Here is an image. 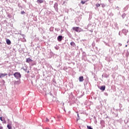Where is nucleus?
Instances as JSON below:
<instances>
[{"label": "nucleus", "instance_id": "f257e3e1", "mask_svg": "<svg viewBox=\"0 0 129 129\" xmlns=\"http://www.w3.org/2000/svg\"><path fill=\"white\" fill-rule=\"evenodd\" d=\"M14 76L16 79H20L21 77H22V76L21 75V74L19 72H16L14 74Z\"/></svg>", "mask_w": 129, "mask_h": 129}, {"label": "nucleus", "instance_id": "f03ea898", "mask_svg": "<svg viewBox=\"0 0 129 129\" xmlns=\"http://www.w3.org/2000/svg\"><path fill=\"white\" fill-rule=\"evenodd\" d=\"M73 30H74V31H75L76 32H78L79 33L81 32V31H82V29H81V28H80L79 27H73Z\"/></svg>", "mask_w": 129, "mask_h": 129}, {"label": "nucleus", "instance_id": "7ed1b4c3", "mask_svg": "<svg viewBox=\"0 0 129 129\" xmlns=\"http://www.w3.org/2000/svg\"><path fill=\"white\" fill-rule=\"evenodd\" d=\"M21 83V80L19 79V81H14V84H15L16 85H19Z\"/></svg>", "mask_w": 129, "mask_h": 129}, {"label": "nucleus", "instance_id": "20e7f679", "mask_svg": "<svg viewBox=\"0 0 129 129\" xmlns=\"http://www.w3.org/2000/svg\"><path fill=\"white\" fill-rule=\"evenodd\" d=\"M63 38V36H62L61 35H59L57 37V41H58V42H61L62 41V39Z\"/></svg>", "mask_w": 129, "mask_h": 129}, {"label": "nucleus", "instance_id": "39448f33", "mask_svg": "<svg viewBox=\"0 0 129 129\" xmlns=\"http://www.w3.org/2000/svg\"><path fill=\"white\" fill-rule=\"evenodd\" d=\"M54 8L56 12L58 11V4L57 3L54 4Z\"/></svg>", "mask_w": 129, "mask_h": 129}, {"label": "nucleus", "instance_id": "423d86ee", "mask_svg": "<svg viewBox=\"0 0 129 129\" xmlns=\"http://www.w3.org/2000/svg\"><path fill=\"white\" fill-rule=\"evenodd\" d=\"M8 75V74L5 73V74H0V78H3L5 77V76H7Z\"/></svg>", "mask_w": 129, "mask_h": 129}, {"label": "nucleus", "instance_id": "0eeeda50", "mask_svg": "<svg viewBox=\"0 0 129 129\" xmlns=\"http://www.w3.org/2000/svg\"><path fill=\"white\" fill-rule=\"evenodd\" d=\"M84 79H83V76H81L79 77V81L80 82H83V81Z\"/></svg>", "mask_w": 129, "mask_h": 129}, {"label": "nucleus", "instance_id": "6e6552de", "mask_svg": "<svg viewBox=\"0 0 129 129\" xmlns=\"http://www.w3.org/2000/svg\"><path fill=\"white\" fill-rule=\"evenodd\" d=\"M70 45L72 46V47H76V44H75V43H74V42H71L70 43Z\"/></svg>", "mask_w": 129, "mask_h": 129}, {"label": "nucleus", "instance_id": "1a4fd4ad", "mask_svg": "<svg viewBox=\"0 0 129 129\" xmlns=\"http://www.w3.org/2000/svg\"><path fill=\"white\" fill-rule=\"evenodd\" d=\"M100 89L101 90H102L103 91H104L105 90V86H102L100 87Z\"/></svg>", "mask_w": 129, "mask_h": 129}, {"label": "nucleus", "instance_id": "9d476101", "mask_svg": "<svg viewBox=\"0 0 129 129\" xmlns=\"http://www.w3.org/2000/svg\"><path fill=\"white\" fill-rule=\"evenodd\" d=\"M37 4H43V3H44V1L43 0H37Z\"/></svg>", "mask_w": 129, "mask_h": 129}, {"label": "nucleus", "instance_id": "9b49d317", "mask_svg": "<svg viewBox=\"0 0 129 129\" xmlns=\"http://www.w3.org/2000/svg\"><path fill=\"white\" fill-rule=\"evenodd\" d=\"M32 59L28 58L26 59V62L27 63H30V62H32Z\"/></svg>", "mask_w": 129, "mask_h": 129}, {"label": "nucleus", "instance_id": "f8f14e48", "mask_svg": "<svg viewBox=\"0 0 129 129\" xmlns=\"http://www.w3.org/2000/svg\"><path fill=\"white\" fill-rule=\"evenodd\" d=\"M6 43L8 45H11V40L10 39H7Z\"/></svg>", "mask_w": 129, "mask_h": 129}, {"label": "nucleus", "instance_id": "ddd939ff", "mask_svg": "<svg viewBox=\"0 0 129 129\" xmlns=\"http://www.w3.org/2000/svg\"><path fill=\"white\" fill-rule=\"evenodd\" d=\"M86 3V1H81V4H82V5H84V4H85Z\"/></svg>", "mask_w": 129, "mask_h": 129}, {"label": "nucleus", "instance_id": "4468645a", "mask_svg": "<svg viewBox=\"0 0 129 129\" xmlns=\"http://www.w3.org/2000/svg\"><path fill=\"white\" fill-rule=\"evenodd\" d=\"M96 6L97 8H99V7H100V4H97L96 5Z\"/></svg>", "mask_w": 129, "mask_h": 129}, {"label": "nucleus", "instance_id": "2eb2a0df", "mask_svg": "<svg viewBox=\"0 0 129 129\" xmlns=\"http://www.w3.org/2000/svg\"><path fill=\"white\" fill-rule=\"evenodd\" d=\"M87 128L88 129H93L92 127H91L90 126H87Z\"/></svg>", "mask_w": 129, "mask_h": 129}, {"label": "nucleus", "instance_id": "dca6fc26", "mask_svg": "<svg viewBox=\"0 0 129 129\" xmlns=\"http://www.w3.org/2000/svg\"><path fill=\"white\" fill-rule=\"evenodd\" d=\"M0 120L1 121H4V120L3 119V117H0Z\"/></svg>", "mask_w": 129, "mask_h": 129}, {"label": "nucleus", "instance_id": "f3484780", "mask_svg": "<svg viewBox=\"0 0 129 129\" xmlns=\"http://www.w3.org/2000/svg\"><path fill=\"white\" fill-rule=\"evenodd\" d=\"M24 14H25V11H22L21 12V14L24 15Z\"/></svg>", "mask_w": 129, "mask_h": 129}, {"label": "nucleus", "instance_id": "a211bd4d", "mask_svg": "<svg viewBox=\"0 0 129 129\" xmlns=\"http://www.w3.org/2000/svg\"><path fill=\"white\" fill-rule=\"evenodd\" d=\"M118 46H119V47H120V46H121V43H119V44H118Z\"/></svg>", "mask_w": 129, "mask_h": 129}, {"label": "nucleus", "instance_id": "6ab92c4d", "mask_svg": "<svg viewBox=\"0 0 129 129\" xmlns=\"http://www.w3.org/2000/svg\"><path fill=\"white\" fill-rule=\"evenodd\" d=\"M46 121H49V119H48V118H46Z\"/></svg>", "mask_w": 129, "mask_h": 129}, {"label": "nucleus", "instance_id": "aec40b11", "mask_svg": "<svg viewBox=\"0 0 129 129\" xmlns=\"http://www.w3.org/2000/svg\"><path fill=\"white\" fill-rule=\"evenodd\" d=\"M122 17L123 19V18H124V15H122Z\"/></svg>", "mask_w": 129, "mask_h": 129}, {"label": "nucleus", "instance_id": "412c9836", "mask_svg": "<svg viewBox=\"0 0 129 129\" xmlns=\"http://www.w3.org/2000/svg\"><path fill=\"white\" fill-rule=\"evenodd\" d=\"M4 123H7V121L6 120H4Z\"/></svg>", "mask_w": 129, "mask_h": 129}, {"label": "nucleus", "instance_id": "4be33fe9", "mask_svg": "<svg viewBox=\"0 0 129 129\" xmlns=\"http://www.w3.org/2000/svg\"><path fill=\"white\" fill-rule=\"evenodd\" d=\"M3 126H0V129H3Z\"/></svg>", "mask_w": 129, "mask_h": 129}, {"label": "nucleus", "instance_id": "5701e85b", "mask_svg": "<svg viewBox=\"0 0 129 129\" xmlns=\"http://www.w3.org/2000/svg\"><path fill=\"white\" fill-rule=\"evenodd\" d=\"M102 7L103 8L104 7V4H102Z\"/></svg>", "mask_w": 129, "mask_h": 129}, {"label": "nucleus", "instance_id": "b1692460", "mask_svg": "<svg viewBox=\"0 0 129 129\" xmlns=\"http://www.w3.org/2000/svg\"><path fill=\"white\" fill-rule=\"evenodd\" d=\"M46 129H50V128H49L48 127H46Z\"/></svg>", "mask_w": 129, "mask_h": 129}, {"label": "nucleus", "instance_id": "393cba45", "mask_svg": "<svg viewBox=\"0 0 129 129\" xmlns=\"http://www.w3.org/2000/svg\"><path fill=\"white\" fill-rule=\"evenodd\" d=\"M88 1H89V0H86V2H88Z\"/></svg>", "mask_w": 129, "mask_h": 129}, {"label": "nucleus", "instance_id": "a878e982", "mask_svg": "<svg viewBox=\"0 0 129 129\" xmlns=\"http://www.w3.org/2000/svg\"><path fill=\"white\" fill-rule=\"evenodd\" d=\"M125 47H127V45H125Z\"/></svg>", "mask_w": 129, "mask_h": 129}, {"label": "nucleus", "instance_id": "bb28decb", "mask_svg": "<svg viewBox=\"0 0 129 129\" xmlns=\"http://www.w3.org/2000/svg\"><path fill=\"white\" fill-rule=\"evenodd\" d=\"M78 116H79V114H78Z\"/></svg>", "mask_w": 129, "mask_h": 129}, {"label": "nucleus", "instance_id": "cd10ccee", "mask_svg": "<svg viewBox=\"0 0 129 129\" xmlns=\"http://www.w3.org/2000/svg\"><path fill=\"white\" fill-rule=\"evenodd\" d=\"M124 31H125V30H123V32Z\"/></svg>", "mask_w": 129, "mask_h": 129}, {"label": "nucleus", "instance_id": "c85d7f7f", "mask_svg": "<svg viewBox=\"0 0 129 129\" xmlns=\"http://www.w3.org/2000/svg\"><path fill=\"white\" fill-rule=\"evenodd\" d=\"M109 2H110V0H109Z\"/></svg>", "mask_w": 129, "mask_h": 129}, {"label": "nucleus", "instance_id": "c756f323", "mask_svg": "<svg viewBox=\"0 0 129 129\" xmlns=\"http://www.w3.org/2000/svg\"><path fill=\"white\" fill-rule=\"evenodd\" d=\"M117 9H119V8H118V7H117Z\"/></svg>", "mask_w": 129, "mask_h": 129}]
</instances>
